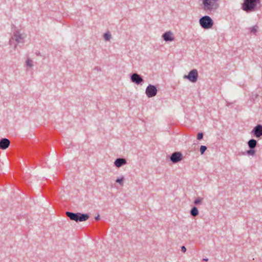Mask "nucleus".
I'll return each mask as SVG.
<instances>
[{
    "instance_id": "1",
    "label": "nucleus",
    "mask_w": 262,
    "mask_h": 262,
    "mask_svg": "<svg viewBox=\"0 0 262 262\" xmlns=\"http://www.w3.org/2000/svg\"><path fill=\"white\" fill-rule=\"evenodd\" d=\"M260 0H244L242 9L247 13L255 12L260 10Z\"/></svg>"
},
{
    "instance_id": "2",
    "label": "nucleus",
    "mask_w": 262,
    "mask_h": 262,
    "mask_svg": "<svg viewBox=\"0 0 262 262\" xmlns=\"http://www.w3.org/2000/svg\"><path fill=\"white\" fill-rule=\"evenodd\" d=\"M202 9L208 14L214 12L219 7L218 0H202Z\"/></svg>"
},
{
    "instance_id": "3",
    "label": "nucleus",
    "mask_w": 262,
    "mask_h": 262,
    "mask_svg": "<svg viewBox=\"0 0 262 262\" xmlns=\"http://www.w3.org/2000/svg\"><path fill=\"white\" fill-rule=\"evenodd\" d=\"M67 216L71 220L78 222H84L88 220L89 218V215L88 214L81 213H73L69 211L66 212Z\"/></svg>"
},
{
    "instance_id": "4",
    "label": "nucleus",
    "mask_w": 262,
    "mask_h": 262,
    "mask_svg": "<svg viewBox=\"0 0 262 262\" xmlns=\"http://www.w3.org/2000/svg\"><path fill=\"white\" fill-rule=\"evenodd\" d=\"M200 26L204 29H209L212 27L214 24L213 20L209 16H204L199 20Z\"/></svg>"
},
{
    "instance_id": "5",
    "label": "nucleus",
    "mask_w": 262,
    "mask_h": 262,
    "mask_svg": "<svg viewBox=\"0 0 262 262\" xmlns=\"http://www.w3.org/2000/svg\"><path fill=\"white\" fill-rule=\"evenodd\" d=\"M184 78L187 79L191 82H195L198 78V72L196 69L191 70L187 75H184Z\"/></svg>"
},
{
    "instance_id": "6",
    "label": "nucleus",
    "mask_w": 262,
    "mask_h": 262,
    "mask_svg": "<svg viewBox=\"0 0 262 262\" xmlns=\"http://www.w3.org/2000/svg\"><path fill=\"white\" fill-rule=\"evenodd\" d=\"M145 93L149 98L154 97L157 95V89L155 85L149 84L146 88Z\"/></svg>"
},
{
    "instance_id": "7",
    "label": "nucleus",
    "mask_w": 262,
    "mask_h": 262,
    "mask_svg": "<svg viewBox=\"0 0 262 262\" xmlns=\"http://www.w3.org/2000/svg\"><path fill=\"white\" fill-rule=\"evenodd\" d=\"M130 80L132 82L137 84H142L144 82L142 76L136 73H133L130 75Z\"/></svg>"
},
{
    "instance_id": "8",
    "label": "nucleus",
    "mask_w": 262,
    "mask_h": 262,
    "mask_svg": "<svg viewBox=\"0 0 262 262\" xmlns=\"http://www.w3.org/2000/svg\"><path fill=\"white\" fill-rule=\"evenodd\" d=\"M170 159L172 163H177L182 160L183 155L180 152L176 151L171 154Z\"/></svg>"
},
{
    "instance_id": "9",
    "label": "nucleus",
    "mask_w": 262,
    "mask_h": 262,
    "mask_svg": "<svg viewBox=\"0 0 262 262\" xmlns=\"http://www.w3.org/2000/svg\"><path fill=\"white\" fill-rule=\"evenodd\" d=\"M252 133L257 138H259L262 136V125L258 124L254 127Z\"/></svg>"
},
{
    "instance_id": "10",
    "label": "nucleus",
    "mask_w": 262,
    "mask_h": 262,
    "mask_svg": "<svg viewBox=\"0 0 262 262\" xmlns=\"http://www.w3.org/2000/svg\"><path fill=\"white\" fill-rule=\"evenodd\" d=\"M163 39L165 41H172L174 40L173 34L171 31H167L162 35Z\"/></svg>"
},
{
    "instance_id": "11",
    "label": "nucleus",
    "mask_w": 262,
    "mask_h": 262,
    "mask_svg": "<svg viewBox=\"0 0 262 262\" xmlns=\"http://www.w3.org/2000/svg\"><path fill=\"white\" fill-rule=\"evenodd\" d=\"M10 144V141L7 138H2L0 140V148L5 149L7 148Z\"/></svg>"
},
{
    "instance_id": "12",
    "label": "nucleus",
    "mask_w": 262,
    "mask_h": 262,
    "mask_svg": "<svg viewBox=\"0 0 262 262\" xmlns=\"http://www.w3.org/2000/svg\"><path fill=\"white\" fill-rule=\"evenodd\" d=\"M12 39L15 40L17 43H24V38L23 37L22 35L18 32H16L14 34L13 36L12 37Z\"/></svg>"
},
{
    "instance_id": "13",
    "label": "nucleus",
    "mask_w": 262,
    "mask_h": 262,
    "mask_svg": "<svg viewBox=\"0 0 262 262\" xmlns=\"http://www.w3.org/2000/svg\"><path fill=\"white\" fill-rule=\"evenodd\" d=\"M127 163V161L124 158H117L114 162V165L117 167H120Z\"/></svg>"
},
{
    "instance_id": "14",
    "label": "nucleus",
    "mask_w": 262,
    "mask_h": 262,
    "mask_svg": "<svg viewBox=\"0 0 262 262\" xmlns=\"http://www.w3.org/2000/svg\"><path fill=\"white\" fill-rule=\"evenodd\" d=\"M257 141L256 140L251 139L248 142V145L250 149L255 148L257 145Z\"/></svg>"
},
{
    "instance_id": "15",
    "label": "nucleus",
    "mask_w": 262,
    "mask_h": 262,
    "mask_svg": "<svg viewBox=\"0 0 262 262\" xmlns=\"http://www.w3.org/2000/svg\"><path fill=\"white\" fill-rule=\"evenodd\" d=\"M190 214L193 217H195L199 214V211L196 207H193L191 208L190 210Z\"/></svg>"
},
{
    "instance_id": "16",
    "label": "nucleus",
    "mask_w": 262,
    "mask_h": 262,
    "mask_svg": "<svg viewBox=\"0 0 262 262\" xmlns=\"http://www.w3.org/2000/svg\"><path fill=\"white\" fill-rule=\"evenodd\" d=\"M258 29V27L257 25H255L252 27L249 28L248 29L250 33L255 34L257 32Z\"/></svg>"
},
{
    "instance_id": "17",
    "label": "nucleus",
    "mask_w": 262,
    "mask_h": 262,
    "mask_svg": "<svg viewBox=\"0 0 262 262\" xmlns=\"http://www.w3.org/2000/svg\"><path fill=\"white\" fill-rule=\"evenodd\" d=\"M26 65L27 67L32 68L33 66V61L31 59H27L26 61Z\"/></svg>"
},
{
    "instance_id": "18",
    "label": "nucleus",
    "mask_w": 262,
    "mask_h": 262,
    "mask_svg": "<svg viewBox=\"0 0 262 262\" xmlns=\"http://www.w3.org/2000/svg\"><path fill=\"white\" fill-rule=\"evenodd\" d=\"M256 151L254 148L250 149L246 151V154L248 156H254L255 154Z\"/></svg>"
},
{
    "instance_id": "19",
    "label": "nucleus",
    "mask_w": 262,
    "mask_h": 262,
    "mask_svg": "<svg viewBox=\"0 0 262 262\" xmlns=\"http://www.w3.org/2000/svg\"><path fill=\"white\" fill-rule=\"evenodd\" d=\"M124 180V177L123 176H122L120 178L117 179L116 180V182L119 183L121 186H123Z\"/></svg>"
},
{
    "instance_id": "20",
    "label": "nucleus",
    "mask_w": 262,
    "mask_h": 262,
    "mask_svg": "<svg viewBox=\"0 0 262 262\" xmlns=\"http://www.w3.org/2000/svg\"><path fill=\"white\" fill-rule=\"evenodd\" d=\"M103 37L105 40L108 41L111 38V35L109 32L105 33L104 34Z\"/></svg>"
},
{
    "instance_id": "21",
    "label": "nucleus",
    "mask_w": 262,
    "mask_h": 262,
    "mask_svg": "<svg viewBox=\"0 0 262 262\" xmlns=\"http://www.w3.org/2000/svg\"><path fill=\"white\" fill-rule=\"evenodd\" d=\"M207 149V147L205 145H201L200 147V152L201 155L204 154L206 150Z\"/></svg>"
},
{
    "instance_id": "22",
    "label": "nucleus",
    "mask_w": 262,
    "mask_h": 262,
    "mask_svg": "<svg viewBox=\"0 0 262 262\" xmlns=\"http://www.w3.org/2000/svg\"><path fill=\"white\" fill-rule=\"evenodd\" d=\"M203 199L202 198H197L195 200V201H194V204L195 205H198L200 204L202 202V201Z\"/></svg>"
},
{
    "instance_id": "23",
    "label": "nucleus",
    "mask_w": 262,
    "mask_h": 262,
    "mask_svg": "<svg viewBox=\"0 0 262 262\" xmlns=\"http://www.w3.org/2000/svg\"><path fill=\"white\" fill-rule=\"evenodd\" d=\"M203 138V134L202 133H199L197 135V139L201 140Z\"/></svg>"
},
{
    "instance_id": "24",
    "label": "nucleus",
    "mask_w": 262,
    "mask_h": 262,
    "mask_svg": "<svg viewBox=\"0 0 262 262\" xmlns=\"http://www.w3.org/2000/svg\"><path fill=\"white\" fill-rule=\"evenodd\" d=\"M181 250L182 251H183V252H185L186 251V248H185V246H183L182 247H181Z\"/></svg>"
},
{
    "instance_id": "25",
    "label": "nucleus",
    "mask_w": 262,
    "mask_h": 262,
    "mask_svg": "<svg viewBox=\"0 0 262 262\" xmlns=\"http://www.w3.org/2000/svg\"><path fill=\"white\" fill-rule=\"evenodd\" d=\"M95 220H96V221H98V220H100V216H99V215H98V216H97L96 217H95Z\"/></svg>"
},
{
    "instance_id": "26",
    "label": "nucleus",
    "mask_w": 262,
    "mask_h": 262,
    "mask_svg": "<svg viewBox=\"0 0 262 262\" xmlns=\"http://www.w3.org/2000/svg\"><path fill=\"white\" fill-rule=\"evenodd\" d=\"M231 104H232V103H230V102H227V103H226V105L227 106H229V105H230Z\"/></svg>"
},
{
    "instance_id": "27",
    "label": "nucleus",
    "mask_w": 262,
    "mask_h": 262,
    "mask_svg": "<svg viewBox=\"0 0 262 262\" xmlns=\"http://www.w3.org/2000/svg\"><path fill=\"white\" fill-rule=\"evenodd\" d=\"M95 69L97 70V71H100V68L98 67H95Z\"/></svg>"
},
{
    "instance_id": "28",
    "label": "nucleus",
    "mask_w": 262,
    "mask_h": 262,
    "mask_svg": "<svg viewBox=\"0 0 262 262\" xmlns=\"http://www.w3.org/2000/svg\"><path fill=\"white\" fill-rule=\"evenodd\" d=\"M36 55H37V56H40V52H37V53H36Z\"/></svg>"
},
{
    "instance_id": "29",
    "label": "nucleus",
    "mask_w": 262,
    "mask_h": 262,
    "mask_svg": "<svg viewBox=\"0 0 262 262\" xmlns=\"http://www.w3.org/2000/svg\"><path fill=\"white\" fill-rule=\"evenodd\" d=\"M208 258H204L203 259V260L204 261H208Z\"/></svg>"
}]
</instances>
